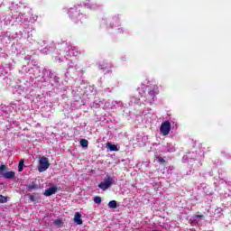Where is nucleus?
I'll list each match as a JSON object with an SVG mask.
<instances>
[{"label":"nucleus","mask_w":231,"mask_h":231,"mask_svg":"<svg viewBox=\"0 0 231 231\" xmlns=\"http://www.w3.org/2000/svg\"><path fill=\"white\" fill-rule=\"evenodd\" d=\"M29 199L31 201H35V196H33V195H30Z\"/></svg>","instance_id":"a211bd4d"},{"label":"nucleus","mask_w":231,"mask_h":231,"mask_svg":"<svg viewBox=\"0 0 231 231\" xmlns=\"http://www.w3.org/2000/svg\"><path fill=\"white\" fill-rule=\"evenodd\" d=\"M80 145H81V147H88V140L81 139L80 140Z\"/></svg>","instance_id":"ddd939ff"},{"label":"nucleus","mask_w":231,"mask_h":231,"mask_svg":"<svg viewBox=\"0 0 231 231\" xmlns=\"http://www.w3.org/2000/svg\"><path fill=\"white\" fill-rule=\"evenodd\" d=\"M160 131L163 136H167L169 133H171V122L169 121H164L162 123Z\"/></svg>","instance_id":"20e7f679"},{"label":"nucleus","mask_w":231,"mask_h":231,"mask_svg":"<svg viewBox=\"0 0 231 231\" xmlns=\"http://www.w3.org/2000/svg\"><path fill=\"white\" fill-rule=\"evenodd\" d=\"M53 194H57V187L55 186H52L48 189H45L44 191V196H47V197L53 196Z\"/></svg>","instance_id":"423d86ee"},{"label":"nucleus","mask_w":231,"mask_h":231,"mask_svg":"<svg viewBox=\"0 0 231 231\" xmlns=\"http://www.w3.org/2000/svg\"><path fill=\"white\" fill-rule=\"evenodd\" d=\"M94 202L97 204V205H100V203H102V198L100 197H96L94 199Z\"/></svg>","instance_id":"dca6fc26"},{"label":"nucleus","mask_w":231,"mask_h":231,"mask_svg":"<svg viewBox=\"0 0 231 231\" xmlns=\"http://www.w3.org/2000/svg\"><path fill=\"white\" fill-rule=\"evenodd\" d=\"M159 93L160 90H158V86H154L152 89L148 91V98H154Z\"/></svg>","instance_id":"39448f33"},{"label":"nucleus","mask_w":231,"mask_h":231,"mask_svg":"<svg viewBox=\"0 0 231 231\" xmlns=\"http://www.w3.org/2000/svg\"><path fill=\"white\" fill-rule=\"evenodd\" d=\"M106 147L109 149V151H113L115 152H118V147L115 144H112L111 143H107Z\"/></svg>","instance_id":"9d476101"},{"label":"nucleus","mask_w":231,"mask_h":231,"mask_svg":"<svg viewBox=\"0 0 231 231\" xmlns=\"http://www.w3.org/2000/svg\"><path fill=\"white\" fill-rule=\"evenodd\" d=\"M73 219L76 225H82V223H84V221H82V215L79 212L75 213Z\"/></svg>","instance_id":"0eeeda50"},{"label":"nucleus","mask_w":231,"mask_h":231,"mask_svg":"<svg viewBox=\"0 0 231 231\" xmlns=\"http://www.w3.org/2000/svg\"><path fill=\"white\" fill-rule=\"evenodd\" d=\"M80 15V11H75L74 15L69 13V17L74 21V23H79V19L75 17H79Z\"/></svg>","instance_id":"1a4fd4ad"},{"label":"nucleus","mask_w":231,"mask_h":231,"mask_svg":"<svg viewBox=\"0 0 231 231\" xmlns=\"http://www.w3.org/2000/svg\"><path fill=\"white\" fill-rule=\"evenodd\" d=\"M157 160L161 165H165L166 162L163 160V157L157 156Z\"/></svg>","instance_id":"2eb2a0df"},{"label":"nucleus","mask_w":231,"mask_h":231,"mask_svg":"<svg viewBox=\"0 0 231 231\" xmlns=\"http://www.w3.org/2000/svg\"><path fill=\"white\" fill-rule=\"evenodd\" d=\"M113 185V178L109 177V175H106L105 177V180L97 185L101 190H107Z\"/></svg>","instance_id":"7ed1b4c3"},{"label":"nucleus","mask_w":231,"mask_h":231,"mask_svg":"<svg viewBox=\"0 0 231 231\" xmlns=\"http://www.w3.org/2000/svg\"><path fill=\"white\" fill-rule=\"evenodd\" d=\"M109 208H117L118 204L116 203V200H111L108 202Z\"/></svg>","instance_id":"f8f14e48"},{"label":"nucleus","mask_w":231,"mask_h":231,"mask_svg":"<svg viewBox=\"0 0 231 231\" xmlns=\"http://www.w3.org/2000/svg\"><path fill=\"white\" fill-rule=\"evenodd\" d=\"M23 169H24V160L21 159L18 164V172H23Z\"/></svg>","instance_id":"9b49d317"},{"label":"nucleus","mask_w":231,"mask_h":231,"mask_svg":"<svg viewBox=\"0 0 231 231\" xmlns=\"http://www.w3.org/2000/svg\"><path fill=\"white\" fill-rule=\"evenodd\" d=\"M8 201V198L3 195H0V203H6Z\"/></svg>","instance_id":"4468645a"},{"label":"nucleus","mask_w":231,"mask_h":231,"mask_svg":"<svg viewBox=\"0 0 231 231\" xmlns=\"http://www.w3.org/2000/svg\"><path fill=\"white\" fill-rule=\"evenodd\" d=\"M48 169H50V161L48 158L45 156L40 157L38 166L39 172H44V171H48Z\"/></svg>","instance_id":"f257e3e1"},{"label":"nucleus","mask_w":231,"mask_h":231,"mask_svg":"<svg viewBox=\"0 0 231 231\" xmlns=\"http://www.w3.org/2000/svg\"><path fill=\"white\" fill-rule=\"evenodd\" d=\"M53 224L56 226H60V225H62V219H56V220H54Z\"/></svg>","instance_id":"f3484780"},{"label":"nucleus","mask_w":231,"mask_h":231,"mask_svg":"<svg viewBox=\"0 0 231 231\" xmlns=\"http://www.w3.org/2000/svg\"><path fill=\"white\" fill-rule=\"evenodd\" d=\"M6 171H8V167L6 165H1L0 176H3L5 180H14L15 178V172Z\"/></svg>","instance_id":"f03ea898"},{"label":"nucleus","mask_w":231,"mask_h":231,"mask_svg":"<svg viewBox=\"0 0 231 231\" xmlns=\"http://www.w3.org/2000/svg\"><path fill=\"white\" fill-rule=\"evenodd\" d=\"M39 189H41V186H39V184H36L35 182H31L27 186V190L29 192H32V190H39Z\"/></svg>","instance_id":"6e6552de"}]
</instances>
